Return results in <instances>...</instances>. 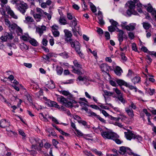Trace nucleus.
<instances>
[{
  "label": "nucleus",
  "instance_id": "nucleus-1",
  "mask_svg": "<svg viewBox=\"0 0 156 156\" xmlns=\"http://www.w3.org/2000/svg\"><path fill=\"white\" fill-rule=\"evenodd\" d=\"M124 134L127 139L129 140H131L132 139H136L139 142L142 140V138L141 136L134 134L133 131L129 129H127V132H125Z\"/></svg>",
  "mask_w": 156,
  "mask_h": 156
},
{
  "label": "nucleus",
  "instance_id": "nucleus-2",
  "mask_svg": "<svg viewBox=\"0 0 156 156\" xmlns=\"http://www.w3.org/2000/svg\"><path fill=\"white\" fill-rule=\"evenodd\" d=\"M14 2L17 6L18 9L22 14H24L28 8L27 4L23 1H19L17 2V0L15 1Z\"/></svg>",
  "mask_w": 156,
  "mask_h": 156
},
{
  "label": "nucleus",
  "instance_id": "nucleus-3",
  "mask_svg": "<svg viewBox=\"0 0 156 156\" xmlns=\"http://www.w3.org/2000/svg\"><path fill=\"white\" fill-rule=\"evenodd\" d=\"M57 100L62 105L67 108H72L73 106V103L71 101H69L68 100L65 98L63 96H61L57 98Z\"/></svg>",
  "mask_w": 156,
  "mask_h": 156
},
{
  "label": "nucleus",
  "instance_id": "nucleus-4",
  "mask_svg": "<svg viewBox=\"0 0 156 156\" xmlns=\"http://www.w3.org/2000/svg\"><path fill=\"white\" fill-rule=\"evenodd\" d=\"M66 40L69 41V42L71 45V47L74 48L76 51H78V50H80V43L76 41H74L72 38L67 39Z\"/></svg>",
  "mask_w": 156,
  "mask_h": 156
},
{
  "label": "nucleus",
  "instance_id": "nucleus-5",
  "mask_svg": "<svg viewBox=\"0 0 156 156\" xmlns=\"http://www.w3.org/2000/svg\"><path fill=\"white\" fill-rule=\"evenodd\" d=\"M115 133L112 131L108 130H105L102 132L101 133V135L103 138L105 139H114V135Z\"/></svg>",
  "mask_w": 156,
  "mask_h": 156
},
{
  "label": "nucleus",
  "instance_id": "nucleus-6",
  "mask_svg": "<svg viewBox=\"0 0 156 156\" xmlns=\"http://www.w3.org/2000/svg\"><path fill=\"white\" fill-rule=\"evenodd\" d=\"M43 99L46 101L45 102L46 104L50 107H55L57 108H60L59 106L55 102L51 101L50 100H48L46 97H44Z\"/></svg>",
  "mask_w": 156,
  "mask_h": 156
},
{
  "label": "nucleus",
  "instance_id": "nucleus-7",
  "mask_svg": "<svg viewBox=\"0 0 156 156\" xmlns=\"http://www.w3.org/2000/svg\"><path fill=\"white\" fill-rule=\"evenodd\" d=\"M118 35V38L120 45L121 44V42L123 41V39H127V35L124 34V32L123 30H120Z\"/></svg>",
  "mask_w": 156,
  "mask_h": 156
},
{
  "label": "nucleus",
  "instance_id": "nucleus-8",
  "mask_svg": "<svg viewBox=\"0 0 156 156\" xmlns=\"http://www.w3.org/2000/svg\"><path fill=\"white\" fill-rule=\"evenodd\" d=\"M111 68V67L107 65L106 63H103L101 65V68L102 71H103L108 73L109 72V69Z\"/></svg>",
  "mask_w": 156,
  "mask_h": 156
},
{
  "label": "nucleus",
  "instance_id": "nucleus-9",
  "mask_svg": "<svg viewBox=\"0 0 156 156\" xmlns=\"http://www.w3.org/2000/svg\"><path fill=\"white\" fill-rule=\"evenodd\" d=\"M121 26L122 27H124L125 29L128 31H132L135 28V26L131 24L126 26H124L123 25L121 24Z\"/></svg>",
  "mask_w": 156,
  "mask_h": 156
},
{
  "label": "nucleus",
  "instance_id": "nucleus-10",
  "mask_svg": "<svg viewBox=\"0 0 156 156\" xmlns=\"http://www.w3.org/2000/svg\"><path fill=\"white\" fill-rule=\"evenodd\" d=\"M9 125L8 122H7L5 119H2L0 121V127L3 128L8 127Z\"/></svg>",
  "mask_w": 156,
  "mask_h": 156
},
{
  "label": "nucleus",
  "instance_id": "nucleus-11",
  "mask_svg": "<svg viewBox=\"0 0 156 156\" xmlns=\"http://www.w3.org/2000/svg\"><path fill=\"white\" fill-rule=\"evenodd\" d=\"M64 32L65 33V36L66 37L65 39V41H66L67 42H69V41H68L66 39H69V38H71L72 36V33L70 31H69L67 30H64Z\"/></svg>",
  "mask_w": 156,
  "mask_h": 156
},
{
  "label": "nucleus",
  "instance_id": "nucleus-12",
  "mask_svg": "<svg viewBox=\"0 0 156 156\" xmlns=\"http://www.w3.org/2000/svg\"><path fill=\"white\" fill-rule=\"evenodd\" d=\"M115 73L116 74L119 76L121 75V73L123 72L122 69L119 66H116L115 69L114 70Z\"/></svg>",
  "mask_w": 156,
  "mask_h": 156
},
{
  "label": "nucleus",
  "instance_id": "nucleus-13",
  "mask_svg": "<svg viewBox=\"0 0 156 156\" xmlns=\"http://www.w3.org/2000/svg\"><path fill=\"white\" fill-rule=\"evenodd\" d=\"M125 111L129 117L131 118H133V111L131 108H125Z\"/></svg>",
  "mask_w": 156,
  "mask_h": 156
},
{
  "label": "nucleus",
  "instance_id": "nucleus-14",
  "mask_svg": "<svg viewBox=\"0 0 156 156\" xmlns=\"http://www.w3.org/2000/svg\"><path fill=\"white\" fill-rule=\"evenodd\" d=\"M117 100L120 101L123 104H124L126 102V101L123 97L122 94H121L120 95H117Z\"/></svg>",
  "mask_w": 156,
  "mask_h": 156
},
{
  "label": "nucleus",
  "instance_id": "nucleus-15",
  "mask_svg": "<svg viewBox=\"0 0 156 156\" xmlns=\"http://www.w3.org/2000/svg\"><path fill=\"white\" fill-rule=\"evenodd\" d=\"M33 16L37 22H39L41 19V17L43 16L42 15L35 13L33 14Z\"/></svg>",
  "mask_w": 156,
  "mask_h": 156
},
{
  "label": "nucleus",
  "instance_id": "nucleus-16",
  "mask_svg": "<svg viewBox=\"0 0 156 156\" xmlns=\"http://www.w3.org/2000/svg\"><path fill=\"white\" fill-rule=\"evenodd\" d=\"M142 25L144 28L146 30L149 29L151 27V25L147 22H143L142 23Z\"/></svg>",
  "mask_w": 156,
  "mask_h": 156
},
{
  "label": "nucleus",
  "instance_id": "nucleus-17",
  "mask_svg": "<svg viewBox=\"0 0 156 156\" xmlns=\"http://www.w3.org/2000/svg\"><path fill=\"white\" fill-rule=\"evenodd\" d=\"M47 86L48 88L51 89H53L55 87L54 82L52 80H50V83L47 84Z\"/></svg>",
  "mask_w": 156,
  "mask_h": 156
},
{
  "label": "nucleus",
  "instance_id": "nucleus-18",
  "mask_svg": "<svg viewBox=\"0 0 156 156\" xmlns=\"http://www.w3.org/2000/svg\"><path fill=\"white\" fill-rule=\"evenodd\" d=\"M20 48L23 51L28 50L29 48L24 43L20 44Z\"/></svg>",
  "mask_w": 156,
  "mask_h": 156
},
{
  "label": "nucleus",
  "instance_id": "nucleus-19",
  "mask_svg": "<svg viewBox=\"0 0 156 156\" xmlns=\"http://www.w3.org/2000/svg\"><path fill=\"white\" fill-rule=\"evenodd\" d=\"M116 82L120 86L124 85L126 86H128V84L122 80H116Z\"/></svg>",
  "mask_w": 156,
  "mask_h": 156
},
{
  "label": "nucleus",
  "instance_id": "nucleus-20",
  "mask_svg": "<svg viewBox=\"0 0 156 156\" xmlns=\"http://www.w3.org/2000/svg\"><path fill=\"white\" fill-rule=\"evenodd\" d=\"M34 20L30 16H27L25 18V22L26 23H30L33 22Z\"/></svg>",
  "mask_w": 156,
  "mask_h": 156
},
{
  "label": "nucleus",
  "instance_id": "nucleus-21",
  "mask_svg": "<svg viewBox=\"0 0 156 156\" xmlns=\"http://www.w3.org/2000/svg\"><path fill=\"white\" fill-rule=\"evenodd\" d=\"M98 23L101 25H103L105 23L103 19V16H98Z\"/></svg>",
  "mask_w": 156,
  "mask_h": 156
},
{
  "label": "nucleus",
  "instance_id": "nucleus-22",
  "mask_svg": "<svg viewBox=\"0 0 156 156\" xmlns=\"http://www.w3.org/2000/svg\"><path fill=\"white\" fill-rule=\"evenodd\" d=\"M129 8L130 10L133 11L135 8V5L134 4V3L132 1H130L129 3Z\"/></svg>",
  "mask_w": 156,
  "mask_h": 156
},
{
  "label": "nucleus",
  "instance_id": "nucleus-23",
  "mask_svg": "<svg viewBox=\"0 0 156 156\" xmlns=\"http://www.w3.org/2000/svg\"><path fill=\"white\" fill-rule=\"evenodd\" d=\"M29 42L31 45L34 46H37L38 44V42L34 39L29 40Z\"/></svg>",
  "mask_w": 156,
  "mask_h": 156
},
{
  "label": "nucleus",
  "instance_id": "nucleus-24",
  "mask_svg": "<svg viewBox=\"0 0 156 156\" xmlns=\"http://www.w3.org/2000/svg\"><path fill=\"white\" fill-rule=\"evenodd\" d=\"M72 71L75 73L77 74L78 75H81L82 74V73L79 69H76L74 66H72Z\"/></svg>",
  "mask_w": 156,
  "mask_h": 156
},
{
  "label": "nucleus",
  "instance_id": "nucleus-25",
  "mask_svg": "<svg viewBox=\"0 0 156 156\" xmlns=\"http://www.w3.org/2000/svg\"><path fill=\"white\" fill-rule=\"evenodd\" d=\"M56 71L58 75H61L62 73L63 69L61 67H57Z\"/></svg>",
  "mask_w": 156,
  "mask_h": 156
},
{
  "label": "nucleus",
  "instance_id": "nucleus-26",
  "mask_svg": "<svg viewBox=\"0 0 156 156\" xmlns=\"http://www.w3.org/2000/svg\"><path fill=\"white\" fill-rule=\"evenodd\" d=\"M118 135L116 134L114 135V139H112V140H115V142L118 144H120L122 142L121 140L119 139H117Z\"/></svg>",
  "mask_w": 156,
  "mask_h": 156
},
{
  "label": "nucleus",
  "instance_id": "nucleus-27",
  "mask_svg": "<svg viewBox=\"0 0 156 156\" xmlns=\"http://www.w3.org/2000/svg\"><path fill=\"white\" fill-rule=\"evenodd\" d=\"M140 77L135 76L132 80V82L135 84L136 83H138L140 81Z\"/></svg>",
  "mask_w": 156,
  "mask_h": 156
},
{
  "label": "nucleus",
  "instance_id": "nucleus-28",
  "mask_svg": "<svg viewBox=\"0 0 156 156\" xmlns=\"http://www.w3.org/2000/svg\"><path fill=\"white\" fill-rule=\"evenodd\" d=\"M5 34L6 36L7 37V39L11 40L14 38L13 36L10 33L5 32Z\"/></svg>",
  "mask_w": 156,
  "mask_h": 156
},
{
  "label": "nucleus",
  "instance_id": "nucleus-29",
  "mask_svg": "<svg viewBox=\"0 0 156 156\" xmlns=\"http://www.w3.org/2000/svg\"><path fill=\"white\" fill-rule=\"evenodd\" d=\"M103 92L105 95L108 96H112L114 94V92L109 91L106 90H104Z\"/></svg>",
  "mask_w": 156,
  "mask_h": 156
},
{
  "label": "nucleus",
  "instance_id": "nucleus-30",
  "mask_svg": "<svg viewBox=\"0 0 156 156\" xmlns=\"http://www.w3.org/2000/svg\"><path fill=\"white\" fill-rule=\"evenodd\" d=\"M8 13L13 18L15 19H17V16L15 15L14 13L12 10H10L9 11Z\"/></svg>",
  "mask_w": 156,
  "mask_h": 156
},
{
  "label": "nucleus",
  "instance_id": "nucleus-31",
  "mask_svg": "<svg viewBox=\"0 0 156 156\" xmlns=\"http://www.w3.org/2000/svg\"><path fill=\"white\" fill-rule=\"evenodd\" d=\"M145 59L148 64H150L152 61V59L149 55H147L146 56Z\"/></svg>",
  "mask_w": 156,
  "mask_h": 156
},
{
  "label": "nucleus",
  "instance_id": "nucleus-32",
  "mask_svg": "<svg viewBox=\"0 0 156 156\" xmlns=\"http://www.w3.org/2000/svg\"><path fill=\"white\" fill-rule=\"evenodd\" d=\"M109 22L111 23L112 25L115 27H117V25L118 24V23L116 21L114 20L113 19H110L109 20Z\"/></svg>",
  "mask_w": 156,
  "mask_h": 156
},
{
  "label": "nucleus",
  "instance_id": "nucleus-33",
  "mask_svg": "<svg viewBox=\"0 0 156 156\" xmlns=\"http://www.w3.org/2000/svg\"><path fill=\"white\" fill-rule=\"evenodd\" d=\"M120 55L121 57V59L124 62L126 61L127 58L125 56L124 53L123 52H121Z\"/></svg>",
  "mask_w": 156,
  "mask_h": 156
},
{
  "label": "nucleus",
  "instance_id": "nucleus-34",
  "mask_svg": "<svg viewBox=\"0 0 156 156\" xmlns=\"http://www.w3.org/2000/svg\"><path fill=\"white\" fill-rule=\"evenodd\" d=\"M17 27V25L15 23H12L10 24V26H9V27L12 30H14L16 29Z\"/></svg>",
  "mask_w": 156,
  "mask_h": 156
},
{
  "label": "nucleus",
  "instance_id": "nucleus-35",
  "mask_svg": "<svg viewBox=\"0 0 156 156\" xmlns=\"http://www.w3.org/2000/svg\"><path fill=\"white\" fill-rule=\"evenodd\" d=\"M0 39L2 40L1 42H6L7 41V37L6 36L5 34H4V35H2L0 37Z\"/></svg>",
  "mask_w": 156,
  "mask_h": 156
},
{
  "label": "nucleus",
  "instance_id": "nucleus-36",
  "mask_svg": "<svg viewBox=\"0 0 156 156\" xmlns=\"http://www.w3.org/2000/svg\"><path fill=\"white\" fill-rule=\"evenodd\" d=\"M53 35L55 37H58L59 35V32L58 30H52Z\"/></svg>",
  "mask_w": 156,
  "mask_h": 156
},
{
  "label": "nucleus",
  "instance_id": "nucleus-37",
  "mask_svg": "<svg viewBox=\"0 0 156 156\" xmlns=\"http://www.w3.org/2000/svg\"><path fill=\"white\" fill-rule=\"evenodd\" d=\"M91 150L96 154L100 156L102 154L101 152L98 151L96 149H92Z\"/></svg>",
  "mask_w": 156,
  "mask_h": 156
},
{
  "label": "nucleus",
  "instance_id": "nucleus-38",
  "mask_svg": "<svg viewBox=\"0 0 156 156\" xmlns=\"http://www.w3.org/2000/svg\"><path fill=\"white\" fill-rule=\"evenodd\" d=\"M73 63H74V66H75L77 67L78 68H82L81 65L80 64H79L76 60H74L73 61Z\"/></svg>",
  "mask_w": 156,
  "mask_h": 156
},
{
  "label": "nucleus",
  "instance_id": "nucleus-39",
  "mask_svg": "<svg viewBox=\"0 0 156 156\" xmlns=\"http://www.w3.org/2000/svg\"><path fill=\"white\" fill-rule=\"evenodd\" d=\"M78 122L79 123L82 124L84 126H87V122L85 121L82 120L77 119V120Z\"/></svg>",
  "mask_w": 156,
  "mask_h": 156
},
{
  "label": "nucleus",
  "instance_id": "nucleus-40",
  "mask_svg": "<svg viewBox=\"0 0 156 156\" xmlns=\"http://www.w3.org/2000/svg\"><path fill=\"white\" fill-rule=\"evenodd\" d=\"M59 22L62 24L65 25L66 24V20L64 18H60L59 20Z\"/></svg>",
  "mask_w": 156,
  "mask_h": 156
},
{
  "label": "nucleus",
  "instance_id": "nucleus-41",
  "mask_svg": "<svg viewBox=\"0 0 156 156\" xmlns=\"http://www.w3.org/2000/svg\"><path fill=\"white\" fill-rule=\"evenodd\" d=\"M108 30L109 31L112 32L115 30V29L114 26H111L108 27Z\"/></svg>",
  "mask_w": 156,
  "mask_h": 156
},
{
  "label": "nucleus",
  "instance_id": "nucleus-42",
  "mask_svg": "<svg viewBox=\"0 0 156 156\" xmlns=\"http://www.w3.org/2000/svg\"><path fill=\"white\" fill-rule=\"evenodd\" d=\"M71 22L72 23V24H70L71 25H72L74 26V27L77 25V23L76 22V20L75 18H74V19L73 21H71Z\"/></svg>",
  "mask_w": 156,
  "mask_h": 156
},
{
  "label": "nucleus",
  "instance_id": "nucleus-43",
  "mask_svg": "<svg viewBox=\"0 0 156 156\" xmlns=\"http://www.w3.org/2000/svg\"><path fill=\"white\" fill-rule=\"evenodd\" d=\"M71 22L72 23V24H70L71 25H72L74 26V27L77 25V23L76 22V20L75 18H74V19L73 21H71Z\"/></svg>",
  "mask_w": 156,
  "mask_h": 156
},
{
  "label": "nucleus",
  "instance_id": "nucleus-44",
  "mask_svg": "<svg viewBox=\"0 0 156 156\" xmlns=\"http://www.w3.org/2000/svg\"><path fill=\"white\" fill-rule=\"evenodd\" d=\"M61 93H62L63 95L65 96H67L69 95L70 93L69 92L65 90H61L60 91Z\"/></svg>",
  "mask_w": 156,
  "mask_h": 156
},
{
  "label": "nucleus",
  "instance_id": "nucleus-45",
  "mask_svg": "<svg viewBox=\"0 0 156 156\" xmlns=\"http://www.w3.org/2000/svg\"><path fill=\"white\" fill-rule=\"evenodd\" d=\"M91 10L93 12H96V9L95 6L93 4L90 5Z\"/></svg>",
  "mask_w": 156,
  "mask_h": 156
},
{
  "label": "nucleus",
  "instance_id": "nucleus-46",
  "mask_svg": "<svg viewBox=\"0 0 156 156\" xmlns=\"http://www.w3.org/2000/svg\"><path fill=\"white\" fill-rule=\"evenodd\" d=\"M113 90L118 95H120L121 94L120 91L117 88H113Z\"/></svg>",
  "mask_w": 156,
  "mask_h": 156
},
{
  "label": "nucleus",
  "instance_id": "nucleus-47",
  "mask_svg": "<svg viewBox=\"0 0 156 156\" xmlns=\"http://www.w3.org/2000/svg\"><path fill=\"white\" fill-rule=\"evenodd\" d=\"M128 36L131 40L133 39L134 37V34L132 32H129L128 34Z\"/></svg>",
  "mask_w": 156,
  "mask_h": 156
},
{
  "label": "nucleus",
  "instance_id": "nucleus-48",
  "mask_svg": "<svg viewBox=\"0 0 156 156\" xmlns=\"http://www.w3.org/2000/svg\"><path fill=\"white\" fill-rule=\"evenodd\" d=\"M89 114H90V115H89L90 116L95 117L96 118H97L98 116L99 115H97L95 113L93 112H90L89 113Z\"/></svg>",
  "mask_w": 156,
  "mask_h": 156
},
{
  "label": "nucleus",
  "instance_id": "nucleus-49",
  "mask_svg": "<svg viewBox=\"0 0 156 156\" xmlns=\"http://www.w3.org/2000/svg\"><path fill=\"white\" fill-rule=\"evenodd\" d=\"M37 12L39 13V14L42 15L44 11L41 8H36Z\"/></svg>",
  "mask_w": 156,
  "mask_h": 156
},
{
  "label": "nucleus",
  "instance_id": "nucleus-50",
  "mask_svg": "<svg viewBox=\"0 0 156 156\" xmlns=\"http://www.w3.org/2000/svg\"><path fill=\"white\" fill-rule=\"evenodd\" d=\"M105 36L107 40H109L110 39V35L109 33L107 31L105 32Z\"/></svg>",
  "mask_w": 156,
  "mask_h": 156
},
{
  "label": "nucleus",
  "instance_id": "nucleus-51",
  "mask_svg": "<svg viewBox=\"0 0 156 156\" xmlns=\"http://www.w3.org/2000/svg\"><path fill=\"white\" fill-rule=\"evenodd\" d=\"M110 119L111 120H114L116 121H119V119H121L119 117H113L112 116H110Z\"/></svg>",
  "mask_w": 156,
  "mask_h": 156
},
{
  "label": "nucleus",
  "instance_id": "nucleus-52",
  "mask_svg": "<svg viewBox=\"0 0 156 156\" xmlns=\"http://www.w3.org/2000/svg\"><path fill=\"white\" fill-rule=\"evenodd\" d=\"M126 87H128L131 90L134 89L135 90V92H136L137 91L136 88L134 87L133 86L129 85V84H128V86Z\"/></svg>",
  "mask_w": 156,
  "mask_h": 156
},
{
  "label": "nucleus",
  "instance_id": "nucleus-53",
  "mask_svg": "<svg viewBox=\"0 0 156 156\" xmlns=\"http://www.w3.org/2000/svg\"><path fill=\"white\" fill-rule=\"evenodd\" d=\"M36 31L41 34H42L43 32L42 29H41L40 27H38L36 28Z\"/></svg>",
  "mask_w": 156,
  "mask_h": 156
},
{
  "label": "nucleus",
  "instance_id": "nucleus-54",
  "mask_svg": "<svg viewBox=\"0 0 156 156\" xmlns=\"http://www.w3.org/2000/svg\"><path fill=\"white\" fill-rule=\"evenodd\" d=\"M48 41L45 38H43L42 40V44L44 46H46L47 45Z\"/></svg>",
  "mask_w": 156,
  "mask_h": 156
},
{
  "label": "nucleus",
  "instance_id": "nucleus-55",
  "mask_svg": "<svg viewBox=\"0 0 156 156\" xmlns=\"http://www.w3.org/2000/svg\"><path fill=\"white\" fill-rule=\"evenodd\" d=\"M143 112L145 113L147 116L148 117H149L151 116V114L150 113L148 112L147 110L146 109H143Z\"/></svg>",
  "mask_w": 156,
  "mask_h": 156
},
{
  "label": "nucleus",
  "instance_id": "nucleus-56",
  "mask_svg": "<svg viewBox=\"0 0 156 156\" xmlns=\"http://www.w3.org/2000/svg\"><path fill=\"white\" fill-rule=\"evenodd\" d=\"M19 132L20 134L23 136L25 137L26 136L25 134L23 131L21 130H19Z\"/></svg>",
  "mask_w": 156,
  "mask_h": 156
},
{
  "label": "nucleus",
  "instance_id": "nucleus-57",
  "mask_svg": "<svg viewBox=\"0 0 156 156\" xmlns=\"http://www.w3.org/2000/svg\"><path fill=\"white\" fill-rule=\"evenodd\" d=\"M97 118L101 122L104 123H106V121L103 119L101 118L99 115L98 116Z\"/></svg>",
  "mask_w": 156,
  "mask_h": 156
},
{
  "label": "nucleus",
  "instance_id": "nucleus-58",
  "mask_svg": "<svg viewBox=\"0 0 156 156\" xmlns=\"http://www.w3.org/2000/svg\"><path fill=\"white\" fill-rule=\"evenodd\" d=\"M51 28L52 29V30H58V27L57 26L54 25L51 27Z\"/></svg>",
  "mask_w": 156,
  "mask_h": 156
},
{
  "label": "nucleus",
  "instance_id": "nucleus-59",
  "mask_svg": "<svg viewBox=\"0 0 156 156\" xmlns=\"http://www.w3.org/2000/svg\"><path fill=\"white\" fill-rule=\"evenodd\" d=\"M27 100L30 102L32 103V97L30 95L28 94L27 95Z\"/></svg>",
  "mask_w": 156,
  "mask_h": 156
},
{
  "label": "nucleus",
  "instance_id": "nucleus-60",
  "mask_svg": "<svg viewBox=\"0 0 156 156\" xmlns=\"http://www.w3.org/2000/svg\"><path fill=\"white\" fill-rule=\"evenodd\" d=\"M79 55L81 58L84 57L83 54L81 52L80 50H78V51H76Z\"/></svg>",
  "mask_w": 156,
  "mask_h": 156
},
{
  "label": "nucleus",
  "instance_id": "nucleus-61",
  "mask_svg": "<svg viewBox=\"0 0 156 156\" xmlns=\"http://www.w3.org/2000/svg\"><path fill=\"white\" fill-rule=\"evenodd\" d=\"M128 108H133V109H135L136 108V106L135 105H134V104L133 102H132L131 103V105L129 106V107Z\"/></svg>",
  "mask_w": 156,
  "mask_h": 156
},
{
  "label": "nucleus",
  "instance_id": "nucleus-62",
  "mask_svg": "<svg viewBox=\"0 0 156 156\" xmlns=\"http://www.w3.org/2000/svg\"><path fill=\"white\" fill-rule=\"evenodd\" d=\"M132 49L133 50L136 51H137V49L136 48V44L135 43H133L132 45Z\"/></svg>",
  "mask_w": 156,
  "mask_h": 156
},
{
  "label": "nucleus",
  "instance_id": "nucleus-63",
  "mask_svg": "<svg viewBox=\"0 0 156 156\" xmlns=\"http://www.w3.org/2000/svg\"><path fill=\"white\" fill-rule=\"evenodd\" d=\"M5 22L6 25H9L8 26H10V22L8 19H5Z\"/></svg>",
  "mask_w": 156,
  "mask_h": 156
},
{
  "label": "nucleus",
  "instance_id": "nucleus-64",
  "mask_svg": "<svg viewBox=\"0 0 156 156\" xmlns=\"http://www.w3.org/2000/svg\"><path fill=\"white\" fill-rule=\"evenodd\" d=\"M147 53L150 55H154L156 57V52L154 53V51H148Z\"/></svg>",
  "mask_w": 156,
  "mask_h": 156
}]
</instances>
